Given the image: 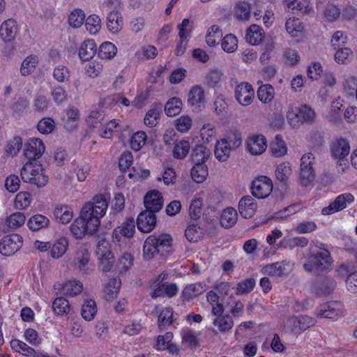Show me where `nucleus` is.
<instances>
[{
    "label": "nucleus",
    "instance_id": "nucleus-1",
    "mask_svg": "<svg viewBox=\"0 0 357 357\" xmlns=\"http://www.w3.org/2000/svg\"><path fill=\"white\" fill-rule=\"evenodd\" d=\"M333 260L331 252L318 245L310 246L306 260L303 264L305 271L320 275L331 270Z\"/></svg>",
    "mask_w": 357,
    "mask_h": 357
},
{
    "label": "nucleus",
    "instance_id": "nucleus-2",
    "mask_svg": "<svg viewBox=\"0 0 357 357\" xmlns=\"http://www.w3.org/2000/svg\"><path fill=\"white\" fill-rule=\"evenodd\" d=\"M172 241V238L167 234L149 236L144 243V257L151 259L156 255L165 256L169 252Z\"/></svg>",
    "mask_w": 357,
    "mask_h": 357
},
{
    "label": "nucleus",
    "instance_id": "nucleus-3",
    "mask_svg": "<svg viewBox=\"0 0 357 357\" xmlns=\"http://www.w3.org/2000/svg\"><path fill=\"white\" fill-rule=\"evenodd\" d=\"M20 176L24 183H28L40 188L46 185L49 176L40 163L26 162L21 169Z\"/></svg>",
    "mask_w": 357,
    "mask_h": 357
},
{
    "label": "nucleus",
    "instance_id": "nucleus-4",
    "mask_svg": "<svg viewBox=\"0 0 357 357\" xmlns=\"http://www.w3.org/2000/svg\"><path fill=\"white\" fill-rule=\"evenodd\" d=\"M316 118V113L307 105L299 107H291L287 112V119L289 124L294 128L301 127L303 123H312Z\"/></svg>",
    "mask_w": 357,
    "mask_h": 357
},
{
    "label": "nucleus",
    "instance_id": "nucleus-5",
    "mask_svg": "<svg viewBox=\"0 0 357 357\" xmlns=\"http://www.w3.org/2000/svg\"><path fill=\"white\" fill-rule=\"evenodd\" d=\"M109 199L105 195H96L93 197V200L86 203L81 210L84 218L97 219L98 228L100 225V218L105 215L108 208Z\"/></svg>",
    "mask_w": 357,
    "mask_h": 357
},
{
    "label": "nucleus",
    "instance_id": "nucleus-6",
    "mask_svg": "<svg viewBox=\"0 0 357 357\" xmlns=\"http://www.w3.org/2000/svg\"><path fill=\"white\" fill-rule=\"evenodd\" d=\"M97 219L84 218L81 211L80 215L75 219L70 227L71 234L76 239H82L86 234L93 235L98 230Z\"/></svg>",
    "mask_w": 357,
    "mask_h": 357
},
{
    "label": "nucleus",
    "instance_id": "nucleus-7",
    "mask_svg": "<svg viewBox=\"0 0 357 357\" xmlns=\"http://www.w3.org/2000/svg\"><path fill=\"white\" fill-rule=\"evenodd\" d=\"M272 180L266 176H259L251 183L252 195L257 199L268 197L273 191Z\"/></svg>",
    "mask_w": 357,
    "mask_h": 357
},
{
    "label": "nucleus",
    "instance_id": "nucleus-8",
    "mask_svg": "<svg viewBox=\"0 0 357 357\" xmlns=\"http://www.w3.org/2000/svg\"><path fill=\"white\" fill-rule=\"evenodd\" d=\"M314 157L312 153L304 154L301 159L300 179L303 186L310 185L315 178V172L313 169Z\"/></svg>",
    "mask_w": 357,
    "mask_h": 357
},
{
    "label": "nucleus",
    "instance_id": "nucleus-9",
    "mask_svg": "<svg viewBox=\"0 0 357 357\" xmlns=\"http://www.w3.org/2000/svg\"><path fill=\"white\" fill-rule=\"evenodd\" d=\"M23 238L17 234L4 236L0 241V253L4 256L15 255L22 246Z\"/></svg>",
    "mask_w": 357,
    "mask_h": 357
},
{
    "label": "nucleus",
    "instance_id": "nucleus-10",
    "mask_svg": "<svg viewBox=\"0 0 357 357\" xmlns=\"http://www.w3.org/2000/svg\"><path fill=\"white\" fill-rule=\"evenodd\" d=\"M45 146L39 138H31L24 144V155L27 158L26 162H35L44 153Z\"/></svg>",
    "mask_w": 357,
    "mask_h": 357
},
{
    "label": "nucleus",
    "instance_id": "nucleus-11",
    "mask_svg": "<svg viewBox=\"0 0 357 357\" xmlns=\"http://www.w3.org/2000/svg\"><path fill=\"white\" fill-rule=\"evenodd\" d=\"M331 152L332 155L339 160V165H342V162L347 160V157L350 153L349 141L343 137L336 139L331 145Z\"/></svg>",
    "mask_w": 357,
    "mask_h": 357
},
{
    "label": "nucleus",
    "instance_id": "nucleus-12",
    "mask_svg": "<svg viewBox=\"0 0 357 357\" xmlns=\"http://www.w3.org/2000/svg\"><path fill=\"white\" fill-rule=\"evenodd\" d=\"M205 103V91L201 85H194L188 93V104L193 111L199 112Z\"/></svg>",
    "mask_w": 357,
    "mask_h": 357
},
{
    "label": "nucleus",
    "instance_id": "nucleus-13",
    "mask_svg": "<svg viewBox=\"0 0 357 357\" xmlns=\"http://www.w3.org/2000/svg\"><path fill=\"white\" fill-rule=\"evenodd\" d=\"M254 97L255 90L248 82H242L235 89V98L238 102L243 106L250 105Z\"/></svg>",
    "mask_w": 357,
    "mask_h": 357
},
{
    "label": "nucleus",
    "instance_id": "nucleus-14",
    "mask_svg": "<svg viewBox=\"0 0 357 357\" xmlns=\"http://www.w3.org/2000/svg\"><path fill=\"white\" fill-rule=\"evenodd\" d=\"M354 200V197L351 193L340 195L328 206L322 209L321 213L323 215H331L340 211L347 207V203H352Z\"/></svg>",
    "mask_w": 357,
    "mask_h": 357
},
{
    "label": "nucleus",
    "instance_id": "nucleus-15",
    "mask_svg": "<svg viewBox=\"0 0 357 357\" xmlns=\"http://www.w3.org/2000/svg\"><path fill=\"white\" fill-rule=\"evenodd\" d=\"M145 211L155 213L161 210L163 206V198L161 193L157 190L148 192L144 198Z\"/></svg>",
    "mask_w": 357,
    "mask_h": 357
},
{
    "label": "nucleus",
    "instance_id": "nucleus-16",
    "mask_svg": "<svg viewBox=\"0 0 357 357\" xmlns=\"http://www.w3.org/2000/svg\"><path fill=\"white\" fill-rule=\"evenodd\" d=\"M74 263L82 274H89L90 271V253L84 246L80 245L75 251Z\"/></svg>",
    "mask_w": 357,
    "mask_h": 357
},
{
    "label": "nucleus",
    "instance_id": "nucleus-17",
    "mask_svg": "<svg viewBox=\"0 0 357 357\" xmlns=\"http://www.w3.org/2000/svg\"><path fill=\"white\" fill-rule=\"evenodd\" d=\"M317 314L321 318L335 319L342 316V306L336 301L321 304L317 309Z\"/></svg>",
    "mask_w": 357,
    "mask_h": 357
},
{
    "label": "nucleus",
    "instance_id": "nucleus-18",
    "mask_svg": "<svg viewBox=\"0 0 357 357\" xmlns=\"http://www.w3.org/2000/svg\"><path fill=\"white\" fill-rule=\"evenodd\" d=\"M156 215L149 211H142L137 218L138 229L144 233L151 232L156 225Z\"/></svg>",
    "mask_w": 357,
    "mask_h": 357
},
{
    "label": "nucleus",
    "instance_id": "nucleus-19",
    "mask_svg": "<svg viewBox=\"0 0 357 357\" xmlns=\"http://www.w3.org/2000/svg\"><path fill=\"white\" fill-rule=\"evenodd\" d=\"M291 173L292 170L289 162H282L276 167L275 171L276 184L282 190H286L287 189L289 185V176Z\"/></svg>",
    "mask_w": 357,
    "mask_h": 357
},
{
    "label": "nucleus",
    "instance_id": "nucleus-20",
    "mask_svg": "<svg viewBox=\"0 0 357 357\" xmlns=\"http://www.w3.org/2000/svg\"><path fill=\"white\" fill-rule=\"evenodd\" d=\"M287 266L289 264L285 261H278L264 266L262 272L273 278H282L287 276L290 272Z\"/></svg>",
    "mask_w": 357,
    "mask_h": 357
},
{
    "label": "nucleus",
    "instance_id": "nucleus-21",
    "mask_svg": "<svg viewBox=\"0 0 357 357\" xmlns=\"http://www.w3.org/2000/svg\"><path fill=\"white\" fill-rule=\"evenodd\" d=\"M246 146L247 150L252 155H260L267 148L266 138L263 135H252L248 139Z\"/></svg>",
    "mask_w": 357,
    "mask_h": 357
},
{
    "label": "nucleus",
    "instance_id": "nucleus-22",
    "mask_svg": "<svg viewBox=\"0 0 357 357\" xmlns=\"http://www.w3.org/2000/svg\"><path fill=\"white\" fill-rule=\"evenodd\" d=\"M135 232V221L133 218H127L119 227H116L112 233L113 238L120 241L121 236L131 238Z\"/></svg>",
    "mask_w": 357,
    "mask_h": 357
},
{
    "label": "nucleus",
    "instance_id": "nucleus-23",
    "mask_svg": "<svg viewBox=\"0 0 357 357\" xmlns=\"http://www.w3.org/2000/svg\"><path fill=\"white\" fill-rule=\"evenodd\" d=\"M257 208V204L255 200L249 195L241 197L238 202V211L244 218H252Z\"/></svg>",
    "mask_w": 357,
    "mask_h": 357
},
{
    "label": "nucleus",
    "instance_id": "nucleus-24",
    "mask_svg": "<svg viewBox=\"0 0 357 357\" xmlns=\"http://www.w3.org/2000/svg\"><path fill=\"white\" fill-rule=\"evenodd\" d=\"M54 217L57 222L67 224L73 217L71 207L66 204H57L53 211Z\"/></svg>",
    "mask_w": 357,
    "mask_h": 357
},
{
    "label": "nucleus",
    "instance_id": "nucleus-25",
    "mask_svg": "<svg viewBox=\"0 0 357 357\" xmlns=\"http://www.w3.org/2000/svg\"><path fill=\"white\" fill-rule=\"evenodd\" d=\"M17 29L16 22L7 20L0 26V36L5 43L10 42L15 38Z\"/></svg>",
    "mask_w": 357,
    "mask_h": 357
},
{
    "label": "nucleus",
    "instance_id": "nucleus-26",
    "mask_svg": "<svg viewBox=\"0 0 357 357\" xmlns=\"http://www.w3.org/2000/svg\"><path fill=\"white\" fill-rule=\"evenodd\" d=\"M97 53V45L92 39L85 40L79 49V57L82 61L91 60Z\"/></svg>",
    "mask_w": 357,
    "mask_h": 357
},
{
    "label": "nucleus",
    "instance_id": "nucleus-27",
    "mask_svg": "<svg viewBox=\"0 0 357 357\" xmlns=\"http://www.w3.org/2000/svg\"><path fill=\"white\" fill-rule=\"evenodd\" d=\"M11 348L15 351L26 357H50L46 354H43L40 356V354H37L36 351L25 342L19 340H13L10 342Z\"/></svg>",
    "mask_w": 357,
    "mask_h": 357
},
{
    "label": "nucleus",
    "instance_id": "nucleus-28",
    "mask_svg": "<svg viewBox=\"0 0 357 357\" xmlns=\"http://www.w3.org/2000/svg\"><path fill=\"white\" fill-rule=\"evenodd\" d=\"M205 284L200 282L188 284L182 291L183 301H190L201 295L205 291Z\"/></svg>",
    "mask_w": 357,
    "mask_h": 357
},
{
    "label": "nucleus",
    "instance_id": "nucleus-29",
    "mask_svg": "<svg viewBox=\"0 0 357 357\" xmlns=\"http://www.w3.org/2000/svg\"><path fill=\"white\" fill-rule=\"evenodd\" d=\"M173 144L174 148L172 151V155L175 159L183 160L189 153L190 149V144L188 140H175L173 142Z\"/></svg>",
    "mask_w": 357,
    "mask_h": 357
},
{
    "label": "nucleus",
    "instance_id": "nucleus-30",
    "mask_svg": "<svg viewBox=\"0 0 357 357\" xmlns=\"http://www.w3.org/2000/svg\"><path fill=\"white\" fill-rule=\"evenodd\" d=\"M121 14L118 11L110 12L107 17V26L110 32L117 33L123 27Z\"/></svg>",
    "mask_w": 357,
    "mask_h": 357
},
{
    "label": "nucleus",
    "instance_id": "nucleus-31",
    "mask_svg": "<svg viewBox=\"0 0 357 357\" xmlns=\"http://www.w3.org/2000/svg\"><path fill=\"white\" fill-rule=\"evenodd\" d=\"M50 225V220L45 215L36 214L31 216L27 222L29 229L33 231H37L47 228Z\"/></svg>",
    "mask_w": 357,
    "mask_h": 357
},
{
    "label": "nucleus",
    "instance_id": "nucleus-32",
    "mask_svg": "<svg viewBox=\"0 0 357 357\" xmlns=\"http://www.w3.org/2000/svg\"><path fill=\"white\" fill-rule=\"evenodd\" d=\"M174 312L171 307L162 309L158 318V326L160 330H166L174 323Z\"/></svg>",
    "mask_w": 357,
    "mask_h": 357
},
{
    "label": "nucleus",
    "instance_id": "nucleus-33",
    "mask_svg": "<svg viewBox=\"0 0 357 357\" xmlns=\"http://www.w3.org/2000/svg\"><path fill=\"white\" fill-rule=\"evenodd\" d=\"M69 245L67 238L61 237L50 245V255L55 259L61 257L66 252Z\"/></svg>",
    "mask_w": 357,
    "mask_h": 357
},
{
    "label": "nucleus",
    "instance_id": "nucleus-34",
    "mask_svg": "<svg viewBox=\"0 0 357 357\" xmlns=\"http://www.w3.org/2000/svg\"><path fill=\"white\" fill-rule=\"evenodd\" d=\"M238 213L235 208L228 207L225 208L220 217V225L225 228H231L237 222Z\"/></svg>",
    "mask_w": 357,
    "mask_h": 357
},
{
    "label": "nucleus",
    "instance_id": "nucleus-35",
    "mask_svg": "<svg viewBox=\"0 0 357 357\" xmlns=\"http://www.w3.org/2000/svg\"><path fill=\"white\" fill-rule=\"evenodd\" d=\"M211 155V151L202 144L196 145L192 149L191 159L195 164L205 163Z\"/></svg>",
    "mask_w": 357,
    "mask_h": 357
},
{
    "label": "nucleus",
    "instance_id": "nucleus-36",
    "mask_svg": "<svg viewBox=\"0 0 357 357\" xmlns=\"http://www.w3.org/2000/svg\"><path fill=\"white\" fill-rule=\"evenodd\" d=\"M287 32L294 38L301 36L304 30L303 22L296 17L289 18L285 24Z\"/></svg>",
    "mask_w": 357,
    "mask_h": 357
},
{
    "label": "nucleus",
    "instance_id": "nucleus-37",
    "mask_svg": "<svg viewBox=\"0 0 357 357\" xmlns=\"http://www.w3.org/2000/svg\"><path fill=\"white\" fill-rule=\"evenodd\" d=\"M231 150L227 141L221 139L216 142L214 150L215 156L219 161H227L229 158Z\"/></svg>",
    "mask_w": 357,
    "mask_h": 357
},
{
    "label": "nucleus",
    "instance_id": "nucleus-38",
    "mask_svg": "<svg viewBox=\"0 0 357 357\" xmlns=\"http://www.w3.org/2000/svg\"><path fill=\"white\" fill-rule=\"evenodd\" d=\"M52 309L55 314L59 316L70 314L71 307L69 301L64 297H58L52 303Z\"/></svg>",
    "mask_w": 357,
    "mask_h": 357
},
{
    "label": "nucleus",
    "instance_id": "nucleus-39",
    "mask_svg": "<svg viewBox=\"0 0 357 357\" xmlns=\"http://www.w3.org/2000/svg\"><path fill=\"white\" fill-rule=\"evenodd\" d=\"M270 151L275 158L282 157L287 153V148L281 135L275 136V139L271 144Z\"/></svg>",
    "mask_w": 357,
    "mask_h": 357
},
{
    "label": "nucleus",
    "instance_id": "nucleus-40",
    "mask_svg": "<svg viewBox=\"0 0 357 357\" xmlns=\"http://www.w3.org/2000/svg\"><path fill=\"white\" fill-rule=\"evenodd\" d=\"M213 324L220 332L226 333L232 328L234 321L230 315L224 314L223 316L216 317Z\"/></svg>",
    "mask_w": 357,
    "mask_h": 357
},
{
    "label": "nucleus",
    "instance_id": "nucleus-41",
    "mask_svg": "<svg viewBox=\"0 0 357 357\" xmlns=\"http://www.w3.org/2000/svg\"><path fill=\"white\" fill-rule=\"evenodd\" d=\"M161 109V104L155 105L153 108L146 112L144 119V123L150 128L155 126L160 119Z\"/></svg>",
    "mask_w": 357,
    "mask_h": 357
},
{
    "label": "nucleus",
    "instance_id": "nucleus-42",
    "mask_svg": "<svg viewBox=\"0 0 357 357\" xmlns=\"http://www.w3.org/2000/svg\"><path fill=\"white\" fill-rule=\"evenodd\" d=\"M275 90L271 84H263L257 90L258 99L263 103L271 102L274 98Z\"/></svg>",
    "mask_w": 357,
    "mask_h": 357
},
{
    "label": "nucleus",
    "instance_id": "nucleus-43",
    "mask_svg": "<svg viewBox=\"0 0 357 357\" xmlns=\"http://www.w3.org/2000/svg\"><path fill=\"white\" fill-rule=\"evenodd\" d=\"M182 100L177 97L170 98L165 105V112L168 116L178 115L182 109Z\"/></svg>",
    "mask_w": 357,
    "mask_h": 357
},
{
    "label": "nucleus",
    "instance_id": "nucleus-44",
    "mask_svg": "<svg viewBox=\"0 0 357 357\" xmlns=\"http://www.w3.org/2000/svg\"><path fill=\"white\" fill-rule=\"evenodd\" d=\"M38 63V57L36 55L27 56L22 63L20 73L22 76H27L31 74L36 69Z\"/></svg>",
    "mask_w": 357,
    "mask_h": 357
},
{
    "label": "nucleus",
    "instance_id": "nucleus-45",
    "mask_svg": "<svg viewBox=\"0 0 357 357\" xmlns=\"http://www.w3.org/2000/svg\"><path fill=\"white\" fill-rule=\"evenodd\" d=\"M208 175V168L204 163L195 164L191 169L192 178L198 183H201L205 181Z\"/></svg>",
    "mask_w": 357,
    "mask_h": 357
},
{
    "label": "nucleus",
    "instance_id": "nucleus-46",
    "mask_svg": "<svg viewBox=\"0 0 357 357\" xmlns=\"http://www.w3.org/2000/svg\"><path fill=\"white\" fill-rule=\"evenodd\" d=\"M117 52L116 47L110 42L102 43L99 47L98 55L102 59H110L114 57Z\"/></svg>",
    "mask_w": 357,
    "mask_h": 357
},
{
    "label": "nucleus",
    "instance_id": "nucleus-47",
    "mask_svg": "<svg viewBox=\"0 0 357 357\" xmlns=\"http://www.w3.org/2000/svg\"><path fill=\"white\" fill-rule=\"evenodd\" d=\"M247 41L252 45H257L262 40L261 29L257 25H252L246 31Z\"/></svg>",
    "mask_w": 357,
    "mask_h": 357
},
{
    "label": "nucleus",
    "instance_id": "nucleus-48",
    "mask_svg": "<svg viewBox=\"0 0 357 357\" xmlns=\"http://www.w3.org/2000/svg\"><path fill=\"white\" fill-rule=\"evenodd\" d=\"M97 313V307L96 302L92 300H86L82 305V317L86 321L93 319L94 316Z\"/></svg>",
    "mask_w": 357,
    "mask_h": 357
},
{
    "label": "nucleus",
    "instance_id": "nucleus-49",
    "mask_svg": "<svg viewBox=\"0 0 357 357\" xmlns=\"http://www.w3.org/2000/svg\"><path fill=\"white\" fill-rule=\"evenodd\" d=\"M256 284L255 280L252 278L245 279L239 282L236 288V295H244L251 292Z\"/></svg>",
    "mask_w": 357,
    "mask_h": 357
},
{
    "label": "nucleus",
    "instance_id": "nucleus-50",
    "mask_svg": "<svg viewBox=\"0 0 357 357\" xmlns=\"http://www.w3.org/2000/svg\"><path fill=\"white\" fill-rule=\"evenodd\" d=\"M182 345L185 347L196 348L199 346L197 337L192 331L183 330L182 333Z\"/></svg>",
    "mask_w": 357,
    "mask_h": 357
},
{
    "label": "nucleus",
    "instance_id": "nucleus-51",
    "mask_svg": "<svg viewBox=\"0 0 357 357\" xmlns=\"http://www.w3.org/2000/svg\"><path fill=\"white\" fill-rule=\"evenodd\" d=\"M25 221L24 214L22 212H16L7 218L6 223L10 228L15 229L22 226Z\"/></svg>",
    "mask_w": 357,
    "mask_h": 357
},
{
    "label": "nucleus",
    "instance_id": "nucleus-52",
    "mask_svg": "<svg viewBox=\"0 0 357 357\" xmlns=\"http://www.w3.org/2000/svg\"><path fill=\"white\" fill-rule=\"evenodd\" d=\"M221 45L225 52L233 53L238 47L237 38L231 33L227 34L222 38Z\"/></svg>",
    "mask_w": 357,
    "mask_h": 357
},
{
    "label": "nucleus",
    "instance_id": "nucleus-53",
    "mask_svg": "<svg viewBox=\"0 0 357 357\" xmlns=\"http://www.w3.org/2000/svg\"><path fill=\"white\" fill-rule=\"evenodd\" d=\"M85 20V14L82 9L76 8L71 12L68 17L69 24L74 28H79Z\"/></svg>",
    "mask_w": 357,
    "mask_h": 357
},
{
    "label": "nucleus",
    "instance_id": "nucleus-54",
    "mask_svg": "<svg viewBox=\"0 0 357 357\" xmlns=\"http://www.w3.org/2000/svg\"><path fill=\"white\" fill-rule=\"evenodd\" d=\"M53 77L59 83L68 82L70 80V72L66 66L59 65L54 68Z\"/></svg>",
    "mask_w": 357,
    "mask_h": 357
},
{
    "label": "nucleus",
    "instance_id": "nucleus-55",
    "mask_svg": "<svg viewBox=\"0 0 357 357\" xmlns=\"http://www.w3.org/2000/svg\"><path fill=\"white\" fill-rule=\"evenodd\" d=\"M222 77L223 73L222 70L218 69L210 70L206 77L207 85L211 88L218 87L220 82L222 81Z\"/></svg>",
    "mask_w": 357,
    "mask_h": 357
},
{
    "label": "nucleus",
    "instance_id": "nucleus-56",
    "mask_svg": "<svg viewBox=\"0 0 357 357\" xmlns=\"http://www.w3.org/2000/svg\"><path fill=\"white\" fill-rule=\"evenodd\" d=\"M146 134L144 131H137L131 137L130 147L135 151H139L145 144Z\"/></svg>",
    "mask_w": 357,
    "mask_h": 357
},
{
    "label": "nucleus",
    "instance_id": "nucleus-57",
    "mask_svg": "<svg viewBox=\"0 0 357 357\" xmlns=\"http://www.w3.org/2000/svg\"><path fill=\"white\" fill-rule=\"evenodd\" d=\"M134 258L133 257L126 252L119 259L116 264V268L119 273L122 274L126 273L133 264Z\"/></svg>",
    "mask_w": 357,
    "mask_h": 357
},
{
    "label": "nucleus",
    "instance_id": "nucleus-58",
    "mask_svg": "<svg viewBox=\"0 0 357 357\" xmlns=\"http://www.w3.org/2000/svg\"><path fill=\"white\" fill-rule=\"evenodd\" d=\"M353 56V52L351 49L347 47H339L335 54V60L338 63L346 64L351 61Z\"/></svg>",
    "mask_w": 357,
    "mask_h": 357
},
{
    "label": "nucleus",
    "instance_id": "nucleus-59",
    "mask_svg": "<svg viewBox=\"0 0 357 357\" xmlns=\"http://www.w3.org/2000/svg\"><path fill=\"white\" fill-rule=\"evenodd\" d=\"M63 289L66 295L75 296L80 294L83 289L82 284L79 281L70 280L65 283Z\"/></svg>",
    "mask_w": 357,
    "mask_h": 357
},
{
    "label": "nucleus",
    "instance_id": "nucleus-60",
    "mask_svg": "<svg viewBox=\"0 0 357 357\" xmlns=\"http://www.w3.org/2000/svg\"><path fill=\"white\" fill-rule=\"evenodd\" d=\"M37 128L40 133L44 135L50 134L55 128V122L52 118H43L39 121Z\"/></svg>",
    "mask_w": 357,
    "mask_h": 357
},
{
    "label": "nucleus",
    "instance_id": "nucleus-61",
    "mask_svg": "<svg viewBox=\"0 0 357 357\" xmlns=\"http://www.w3.org/2000/svg\"><path fill=\"white\" fill-rule=\"evenodd\" d=\"M202 201L200 199L192 200L189 208V215L191 219L197 220L201 218L202 213Z\"/></svg>",
    "mask_w": 357,
    "mask_h": 357
},
{
    "label": "nucleus",
    "instance_id": "nucleus-62",
    "mask_svg": "<svg viewBox=\"0 0 357 357\" xmlns=\"http://www.w3.org/2000/svg\"><path fill=\"white\" fill-rule=\"evenodd\" d=\"M96 253L98 259L111 257V255H113L110 250L109 243L105 239H101L98 241Z\"/></svg>",
    "mask_w": 357,
    "mask_h": 357
},
{
    "label": "nucleus",
    "instance_id": "nucleus-63",
    "mask_svg": "<svg viewBox=\"0 0 357 357\" xmlns=\"http://www.w3.org/2000/svg\"><path fill=\"white\" fill-rule=\"evenodd\" d=\"M85 26L91 34H96L101 26L99 16L92 15L88 17L86 20Z\"/></svg>",
    "mask_w": 357,
    "mask_h": 357
},
{
    "label": "nucleus",
    "instance_id": "nucleus-64",
    "mask_svg": "<svg viewBox=\"0 0 357 357\" xmlns=\"http://www.w3.org/2000/svg\"><path fill=\"white\" fill-rule=\"evenodd\" d=\"M235 13L238 19L248 20L250 17V5L245 2L238 3L236 6Z\"/></svg>",
    "mask_w": 357,
    "mask_h": 357
}]
</instances>
